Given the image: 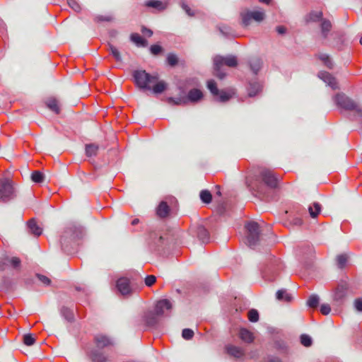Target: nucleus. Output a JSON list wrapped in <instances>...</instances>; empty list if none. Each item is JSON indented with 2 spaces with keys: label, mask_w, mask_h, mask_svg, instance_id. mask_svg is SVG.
Wrapping results in <instances>:
<instances>
[{
  "label": "nucleus",
  "mask_w": 362,
  "mask_h": 362,
  "mask_svg": "<svg viewBox=\"0 0 362 362\" xmlns=\"http://www.w3.org/2000/svg\"><path fill=\"white\" fill-rule=\"evenodd\" d=\"M332 27V25L330 21H329L327 19H323L321 21V24H320L321 35H322V37L323 39L325 40L327 38L328 34H329V31L331 30Z\"/></svg>",
  "instance_id": "a878e982"
},
{
  "label": "nucleus",
  "mask_w": 362,
  "mask_h": 362,
  "mask_svg": "<svg viewBox=\"0 0 362 362\" xmlns=\"http://www.w3.org/2000/svg\"><path fill=\"white\" fill-rule=\"evenodd\" d=\"M98 150L99 146L95 144H86L85 146L86 155L88 157L97 156Z\"/></svg>",
  "instance_id": "72a5a7b5"
},
{
  "label": "nucleus",
  "mask_w": 362,
  "mask_h": 362,
  "mask_svg": "<svg viewBox=\"0 0 362 362\" xmlns=\"http://www.w3.org/2000/svg\"><path fill=\"white\" fill-rule=\"evenodd\" d=\"M174 235V233L171 229H168L166 233H163L150 230L148 232V243L157 248L162 247L165 245L170 243V238Z\"/></svg>",
  "instance_id": "0eeeda50"
},
{
  "label": "nucleus",
  "mask_w": 362,
  "mask_h": 362,
  "mask_svg": "<svg viewBox=\"0 0 362 362\" xmlns=\"http://www.w3.org/2000/svg\"><path fill=\"white\" fill-rule=\"evenodd\" d=\"M35 342V339L30 334H26L23 336V343L26 346H32Z\"/></svg>",
  "instance_id": "5fc2aeb1"
},
{
  "label": "nucleus",
  "mask_w": 362,
  "mask_h": 362,
  "mask_svg": "<svg viewBox=\"0 0 362 362\" xmlns=\"http://www.w3.org/2000/svg\"><path fill=\"white\" fill-rule=\"evenodd\" d=\"M59 311L61 315L64 318L66 321L69 323L74 322L75 316L72 309L67 306L63 305L61 307Z\"/></svg>",
  "instance_id": "b1692460"
},
{
  "label": "nucleus",
  "mask_w": 362,
  "mask_h": 362,
  "mask_svg": "<svg viewBox=\"0 0 362 362\" xmlns=\"http://www.w3.org/2000/svg\"><path fill=\"white\" fill-rule=\"evenodd\" d=\"M170 310L172 308V304L168 299L160 300L157 302L155 306V313L158 316H161L164 313V308Z\"/></svg>",
  "instance_id": "412c9836"
},
{
  "label": "nucleus",
  "mask_w": 362,
  "mask_h": 362,
  "mask_svg": "<svg viewBox=\"0 0 362 362\" xmlns=\"http://www.w3.org/2000/svg\"><path fill=\"white\" fill-rule=\"evenodd\" d=\"M334 102L338 107L346 110L355 111L358 116L362 117V107L344 93H337L334 97Z\"/></svg>",
  "instance_id": "6e6552de"
},
{
  "label": "nucleus",
  "mask_w": 362,
  "mask_h": 362,
  "mask_svg": "<svg viewBox=\"0 0 362 362\" xmlns=\"http://www.w3.org/2000/svg\"><path fill=\"white\" fill-rule=\"evenodd\" d=\"M248 319L252 322H257L259 320V313L257 310L251 309L248 312Z\"/></svg>",
  "instance_id": "603ef678"
},
{
  "label": "nucleus",
  "mask_w": 362,
  "mask_h": 362,
  "mask_svg": "<svg viewBox=\"0 0 362 362\" xmlns=\"http://www.w3.org/2000/svg\"><path fill=\"white\" fill-rule=\"evenodd\" d=\"M199 197L202 202L204 204H209L211 202L212 195L211 193L207 189L202 190L200 192Z\"/></svg>",
  "instance_id": "ea45409f"
},
{
  "label": "nucleus",
  "mask_w": 362,
  "mask_h": 362,
  "mask_svg": "<svg viewBox=\"0 0 362 362\" xmlns=\"http://www.w3.org/2000/svg\"><path fill=\"white\" fill-rule=\"evenodd\" d=\"M107 45H108V50L110 52V53L112 54V55L113 56V57L115 58L116 62H122V59L121 54H120L119 51L118 50V49L116 47H115L113 45H112L111 43H108Z\"/></svg>",
  "instance_id": "4c0bfd02"
},
{
  "label": "nucleus",
  "mask_w": 362,
  "mask_h": 362,
  "mask_svg": "<svg viewBox=\"0 0 362 362\" xmlns=\"http://www.w3.org/2000/svg\"><path fill=\"white\" fill-rule=\"evenodd\" d=\"M356 288L355 283L351 282L347 276L341 279L334 289L333 301L339 305L343 304L348 293H354Z\"/></svg>",
  "instance_id": "7ed1b4c3"
},
{
  "label": "nucleus",
  "mask_w": 362,
  "mask_h": 362,
  "mask_svg": "<svg viewBox=\"0 0 362 362\" xmlns=\"http://www.w3.org/2000/svg\"><path fill=\"white\" fill-rule=\"evenodd\" d=\"M300 343L305 347H310L313 344V340L309 335L303 334L300 336Z\"/></svg>",
  "instance_id": "3c124183"
},
{
  "label": "nucleus",
  "mask_w": 362,
  "mask_h": 362,
  "mask_svg": "<svg viewBox=\"0 0 362 362\" xmlns=\"http://www.w3.org/2000/svg\"><path fill=\"white\" fill-rule=\"evenodd\" d=\"M150 52L153 55L158 56L163 52V48L159 45H153L150 47Z\"/></svg>",
  "instance_id": "864d4df0"
},
{
  "label": "nucleus",
  "mask_w": 362,
  "mask_h": 362,
  "mask_svg": "<svg viewBox=\"0 0 362 362\" xmlns=\"http://www.w3.org/2000/svg\"><path fill=\"white\" fill-rule=\"evenodd\" d=\"M226 352L235 358H240L244 355V351L240 347L232 345V344H228L225 346Z\"/></svg>",
  "instance_id": "4be33fe9"
},
{
  "label": "nucleus",
  "mask_w": 362,
  "mask_h": 362,
  "mask_svg": "<svg viewBox=\"0 0 362 362\" xmlns=\"http://www.w3.org/2000/svg\"><path fill=\"white\" fill-rule=\"evenodd\" d=\"M156 84L151 87L153 92L156 94L162 93L167 88V83L164 81H157Z\"/></svg>",
  "instance_id": "f704fd0d"
},
{
  "label": "nucleus",
  "mask_w": 362,
  "mask_h": 362,
  "mask_svg": "<svg viewBox=\"0 0 362 362\" xmlns=\"http://www.w3.org/2000/svg\"><path fill=\"white\" fill-rule=\"evenodd\" d=\"M145 6L153 8L159 11H163L166 8V5L161 1L158 0H149L145 3Z\"/></svg>",
  "instance_id": "7c9ffc66"
},
{
  "label": "nucleus",
  "mask_w": 362,
  "mask_h": 362,
  "mask_svg": "<svg viewBox=\"0 0 362 362\" xmlns=\"http://www.w3.org/2000/svg\"><path fill=\"white\" fill-rule=\"evenodd\" d=\"M276 296L278 300L284 301L286 303L291 302V300H293L292 296L290 293H288L285 289H280L277 291Z\"/></svg>",
  "instance_id": "473e14b6"
},
{
  "label": "nucleus",
  "mask_w": 362,
  "mask_h": 362,
  "mask_svg": "<svg viewBox=\"0 0 362 362\" xmlns=\"http://www.w3.org/2000/svg\"><path fill=\"white\" fill-rule=\"evenodd\" d=\"M182 337L186 340H190L194 337V332L191 329L185 328L182 332Z\"/></svg>",
  "instance_id": "6e6d98bb"
},
{
  "label": "nucleus",
  "mask_w": 362,
  "mask_h": 362,
  "mask_svg": "<svg viewBox=\"0 0 362 362\" xmlns=\"http://www.w3.org/2000/svg\"><path fill=\"white\" fill-rule=\"evenodd\" d=\"M291 223L293 226H300L303 224V220L300 218H294L291 221Z\"/></svg>",
  "instance_id": "e2e57ef3"
},
{
  "label": "nucleus",
  "mask_w": 362,
  "mask_h": 362,
  "mask_svg": "<svg viewBox=\"0 0 362 362\" xmlns=\"http://www.w3.org/2000/svg\"><path fill=\"white\" fill-rule=\"evenodd\" d=\"M157 316L154 312L147 311L143 315V320L147 327H155L158 322Z\"/></svg>",
  "instance_id": "6ab92c4d"
},
{
  "label": "nucleus",
  "mask_w": 362,
  "mask_h": 362,
  "mask_svg": "<svg viewBox=\"0 0 362 362\" xmlns=\"http://www.w3.org/2000/svg\"><path fill=\"white\" fill-rule=\"evenodd\" d=\"M319 77L322 79L325 82H326L329 86L332 88V89L338 88V83L334 77H333L328 72H320L319 74Z\"/></svg>",
  "instance_id": "5701e85b"
},
{
  "label": "nucleus",
  "mask_w": 362,
  "mask_h": 362,
  "mask_svg": "<svg viewBox=\"0 0 362 362\" xmlns=\"http://www.w3.org/2000/svg\"><path fill=\"white\" fill-rule=\"evenodd\" d=\"M214 63V75L219 79H223L226 74L221 70L223 65L228 67H236L238 66V60L236 57L228 55L223 57L221 55H216L213 59Z\"/></svg>",
  "instance_id": "39448f33"
},
{
  "label": "nucleus",
  "mask_w": 362,
  "mask_h": 362,
  "mask_svg": "<svg viewBox=\"0 0 362 362\" xmlns=\"http://www.w3.org/2000/svg\"><path fill=\"white\" fill-rule=\"evenodd\" d=\"M279 180L275 173L270 169L259 168V175L253 180L246 179L245 184L247 189L252 193L259 195H266V188L274 189L278 187Z\"/></svg>",
  "instance_id": "f257e3e1"
},
{
  "label": "nucleus",
  "mask_w": 362,
  "mask_h": 362,
  "mask_svg": "<svg viewBox=\"0 0 362 362\" xmlns=\"http://www.w3.org/2000/svg\"><path fill=\"white\" fill-rule=\"evenodd\" d=\"M88 356L93 362H106L107 361L105 355L97 350H92Z\"/></svg>",
  "instance_id": "cd10ccee"
},
{
  "label": "nucleus",
  "mask_w": 362,
  "mask_h": 362,
  "mask_svg": "<svg viewBox=\"0 0 362 362\" xmlns=\"http://www.w3.org/2000/svg\"><path fill=\"white\" fill-rule=\"evenodd\" d=\"M132 76L136 86L143 90H151V84L159 78L158 74H150L145 70H135L132 73Z\"/></svg>",
  "instance_id": "20e7f679"
},
{
  "label": "nucleus",
  "mask_w": 362,
  "mask_h": 362,
  "mask_svg": "<svg viewBox=\"0 0 362 362\" xmlns=\"http://www.w3.org/2000/svg\"><path fill=\"white\" fill-rule=\"evenodd\" d=\"M166 61L169 66L173 67L178 64L179 58L176 54L173 53H169L167 56Z\"/></svg>",
  "instance_id": "c03bdc74"
},
{
  "label": "nucleus",
  "mask_w": 362,
  "mask_h": 362,
  "mask_svg": "<svg viewBox=\"0 0 362 362\" xmlns=\"http://www.w3.org/2000/svg\"><path fill=\"white\" fill-rule=\"evenodd\" d=\"M156 281V277L153 275L147 276L145 278L144 282L146 286L150 287L152 286Z\"/></svg>",
  "instance_id": "4d7b16f0"
},
{
  "label": "nucleus",
  "mask_w": 362,
  "mask_h": 362,
  "mask_svg": "<svg viewBox=\"0 0 362 362\" xmlns=\"http://www.w3.org/2000/svg\"><path fill=\"white\" fill-rule=\"evenodd\" d=\"M242 24L244 26H248L251 23V21L254 20L257 22H261L265 18V13L262 11H251L249 10L240 13Z\"/></svg>",
  "instance_id": "9b49d317"
},
{
  "label": "nucleus",
  "mask_w": 362,
  "mask_h": 362,
  "mask_svg": "<svg viewBox=\"0 0 362 362\" xmlns=\"http://www.w3.org/2000/svg\"><path fill=\"white\" fill-rule=\"evenodd\" d=\"M274 348L281 353L288 352V346L286 343L282 340H276L274 341Z\"/></svg>",
  "instance_id": "37998d69"
},
{
  "label": "nucleus",
  "mask_w": 362,
  "mask_h": 362,
  "mask_svg": "<svg viewBox=\"0 0 362 362\" xmlns=\"http://www.w3.org/2000/svg\"><path fill=\"white\" fill-rule=\"evenodd\" d=\"M322 11H312L310 12L307 18L306 21L308 22H318L322 21L324 18H322Z\"/></svg>",
  "instance_id": "c9c22d12"
},
{
  "label": "nucleus",
  "mask_w": 362,
  "mask_h": 362,
  "mask_svg": "<svg viewBox=\"0 0 362 362\" xmlns=\"http://www.w3.org/2000/svg\"><path fill=\"white\" fill-rule=\"evenodd\" d=\"M168 101L169 103H172L173 105H187V100L185 98V95L183 96H180L178 98H169L168 99Z\"/></svg>",
  "instance_id": "a18cd8bd"
},
{
  "label": "nucleus",
  "mask_w": 362,
  "mask_h": 362,
  "mask_svg": "<svg viewBox=\"0 0 362 362\" xmlns=\"http://www.w3.org/2000/svg\"><path fill=\"white\" fill-rule=\"evenodd\" d=\"M262 90V85L257 81L250 82L248 87V96L254 97Z\"/></svg>",
  "instance_id": "393cba45"
},
{
  "label": "nucleus",
  "mask_w": 362,
  "mask_h": 362,
  "mask_svg": "<svg viewBox=\"0 0 362 362\" xmlns=\"http://www.w3.org/2000/svg\"><path fill=\"white\" fill-rule=\"evenodd\" d=\"M249 64L251 71L255 74H257L259 70L262 69V61L260 58L258 57L253 58L249 62Z\"/></svg>",
  "instance_id": "c756f323"
},
{
  "label": "nucleus",
  "mask_w": 362,
  "mask_h": 362,
  "mask_svg": "<svg viewBox=\"0 0 362 362\" xmlns=\"http://www.w3.org/2000/svg\"><path fill=\"white\" fill-rule=\"evenodd\" d=\"M276 32L280 35H284L286 33L287 29L284 25H279L276 28Z\"/></svg>",
  "instance_id": "69168bd1"
},
{
  "label": "nucleus",
  "mask_w": 362,
  "mask_h": 362,
  "mask_svg": "<svg viewBox=\"0 0 362 362\" xmlns=\"http://www.w3.org/2000/svg\"><path fill=\"white\" fill-rule=\"evenodd\" d=\"M329 56L326 54H320L318 55V58L324 63L329 59Z\"/></svg>",
  "instance_id": "338daca9"
},
{
  "label": "nucleus",
  "mask_w": 362,
  "mask_h": 362,
  "mask_svg": "<svg viewBox=\"0 0 362 362\" xmlns=\"http://www.w3.org/2000/svg\"><path fill=\"white\" fill-rule=\"evenodd\" d=\"M16 197L12 182L8 179L0 180V202H8Z\"/></svg>",
  "instance_id": "9d476101"
},
{
  "label": "nucleus",
  "mask_w": 362,
  "mask_h": 362,
  "mask_svg": "<svg viewBox=\"0 0 362 362\" xmlns=\"http://www.w3.org/2000/svg\"><path fill=\"white\" fill-rule=\"evenodd\" d=\"M324 64L327 67H328L330 69H332L334 66L333 62H332V60L329 57Z\"/></svg>",
  "instance_id": "774afa93"
},
{
  "label": "nucleus",
  "mask_w": 362,
  "mask_h": 362,
  "mask_svg": "<svg viewBox=\"0 0 362 362\" xmlns=\"http://www.w3.org/2000/svg\"><path fill=\"white\" fill-rule=\"evenodd\" d=\"M94 342L98 349H104L114 344L110 338L103 334L95 335L94 337Z\"/></svg>",
  "instance_id": "4468645a"
},
{
  "label": "nucleus",
  "mask_w": 362,
  "mask_h": 362,
  "mask_svg": "<svg viewBox=\"0 0 362 362\" xmlns=\"http://www.w3.org/2000/svg\"><path fill=\"white\" fill-rule=\"evenodd\" d=\"M36 277L38 279L39 281H40L43 284L45 285H50L51 280L47 276L40 274H36Z\"/></svg>",
  "instance_id": "13d9d810"
},
{
  "label": "nucleus",
  "mask_w": 362,
  "mask_h": 362,
  "mask_svg": "<svg viewBox=\"0 0 362 362\" xmlns=\"http://www.w3.org/2000/svg\"><path fill=\"white\" fill-rule=\"evenodd\" d=\"M283 269V264L279 259H269L262 269V277L269 281H274Z\"/></svg>",
  "instance_id": "423d86ee"
},
{
  "label": "nucleus",
  "mask_w": 362,
  "mask_h": 362,
  "mask_svg": "<svg viewBox=\"0 0 362 362\" xmlns=\"http://www.w3.org/2000/svg\"><path fill=\"white\" fill-rule=\"evenodd\" d=\"M233 93L226 91V90H219V94L217 97H218V100L222 103H225L228 101L233 95Z\"/></svg>",
  "instance_id": "a19ab883"
},
{
  "label": "nucleus",
  "mask_w": 362,
  "mask_h": 362,
  "mask_svg": "<svg viewBox=\"0 0 362 362\" xmlns=\"http://www.w3.org/2000/svg\"><path fill=\"white\" fill-rule=\"evenodd\" d=\"M114 21V17L112 16H103L98 15L94 18V21L95 23H102V22H112Z\"/></svg>",
  "instance_id": "09e8293b"
},
{
  "label": "nucleus",
  "mask_w": 362,
  "mask_h": 362,
  "mask_svg": "<svg viewBox=\"0 0 362 362\" xmlns=\"http://www.w3.org/2000/svg\"><path fill=\"white\" fill-rule=\"evenodd\" d=\"M28 233L39 237L43 231L42 227L39 225L35 218H31L27 222Z\"/></svg>",
  "instance_id": "ddd939ff"
},
{
  "label": "nucleus",
  "mask_w": 362,
  "mask_h": 362,
  "mask_svg": "<svg viewBox=\"0 0 362 362\" xmlns=\"http://www.w3.org/2000/svg\"><path fill=\"white\" fill-rule=\"evenodd\" d=\"M332 45L337 47L338 49H341L344 45L345 42V34L342 31H335L332 34Z\"/></svg>",
  "instance_id": "dca6fc26"
},
{
  "label": "nucleus",
  "mask_w": 362,
  "mask_h": 362,
  "mask_svg": "<svg viewBox=\"0 0 362 362\" xmlns=\"http://www.w3.org/2000/svg\"><path fill=\"white\" fill-rule=\"evenodd\" d=\"M245 228L246 229V244L250 247L256 246L261 237L259 225L255 221H249L245 223Z\"/></svg>",
  "instance_id": "1a4fd4ad"
},
{
  "label": "nucleus",
  "mask_w": 362,
  "mask_h": 362,
  "mask_svg": "<svg viewBox=\"0 0 362 362\" xmlns=\"http://www.w3.org/2000/svg\"><path fill=\"white\" fill-rule=\"evenodd\" d=\"M187 103H196L203 98L202 92L197 88L191 89L187 95H185Z\"/></svg>",
  "instance_id": "aec40b11"
},
{
  "label": "nucleus",
  "mask_w": 362,
  "mask_h": 362,
  "mask_svg": "<svg viewBox=\"0 0 362 362\" xmlns=\"http://www.w3.org/2000/svg\"><path fill=\"white\" fill-rule=\"evenodd\" d=\"M130 40L134 42L137 46L139 47H146L148 46V41L143 38L138 33H132L130 35Z\"/></svg>",
  "instance_id": "2f4dec72"
},
{
  "label": "nucleus",
  "mask_w": 362,
  "mask_h": 362,
  "mask_svg": "<svg viewBox=\"0 0 362 362\" xmlns=\"http://www.w3.org/2000/svg\"><path fill=\"white\" fill-rule=\"evenodd\" d=\"M354 307L358 312H362V298H356L354 300Z\"/></svg>",
  "instance_id": "052dcab7"
},
{
  "label": "nucleus",
  "mask_w": 362,
  "mask_h": 362,
  "mask_svg": "<svg viewBox=\"0 0 362 362\" xmlns=\"http://www.w3.org/2000/svg\"><path fill=\"white\" fill-rule=\"evenodd\" d=\"M85 235L83 227L76 223L68 224L63 230L60 243L63 250L69 252L75 243Z\"/></svg>",
  "instance_id": "f03ea898"
},
{
  "label": "nucleus",
  "mask_w": 362,
  "mask_h": 362,
  "mask_svg": "<svg viewBox=\"0 0 362 362\" xmlns=\"http://www.w3.org/2000/svg\"><path fill=\"white\" fill-rule=\"evenodd\" d=\"M195 233L198 239L203 243L209 242L210 235L208 230L202 225H198L195 227Z\"/></svg>",
  "instance_id": "a211bd4d"
},
{
  "label": "nucleus",
  "mask_w": 362,
  "mask_h": 362,
  "mask_svg": "<svg viewBox=\"0 0 362 362\" xmlns=\"http://www.w3.org/2000/svg\"><path fill=\"white\" fill-rule=\"evenodd\" d=\"M320 312L324 315H327L331 312V308L329 304H322L320 306Z\"/></svg>",
  "instance_id": "bf43d9fd"
},
{
  "label": "nucleus",
  "mask_w": 362,
  "mask_h": 362,
  "mask_svg": "<svg viewBox=\"0 0 362 362\" xmlns=\"http://www.w3.org/2000/svg\"><path fill=\"white\" fill-rule=\"evenodd\" d=\"M319 296L316 294H313L309 297L307 305L311 308H316L319 305Z\"/></svg>",
  "instance_id": "79ce46f5"
},
{
  "label": "nucleus",
  "mask_w": 362,
  "mask_h": 362,
  "mask_svg": "<svg viewBox=\"0 0 362 362\" xmlns=\"http://www.w3.org/2000/svg\"><path fill=\"white\" fill-rule=\"evenodd\" d=\"M116 287L122 296L132 294V290L130 287V281L126 277L119 278L116 282Z\"/></svg>",
  "instance_id": "f8f14e48"
},
{
  "label": "nucleus",
  "mask_w": 362,
  "mask_h": 362,
  "mask_svg": "<svg viewBox=\"0 0 362 362\" xmlns=\"http://www.w3.org/2000/svg\"><path fill=\"white\" fill-rule=\"evenodd\" d=\"M67 4L75 12L80 13L82 10L81 5L76 0H66Z\"/></svg>",
  "instance_id": "8fccbe9b"
},
{
  "label": "nucleus",
  "mask_w": 362,
  "mask_h": 362,
  "mask_svg": "<svg viewBox=\"0 0 362 362\" xmlns=\"http://www.w3.org/2000/svg\"><path fill=\"white\" fill-rule=\"evenodd\" d=\"M349 256L347 254H341L337 256L336 261L337 267L342 269H344L348 262Z\"/></svg>",
  "instance_id": "e433bc0d"
},
{
  "label": "nucleus",
  "mask_w": 362,
  "mask_h": 362,
  "mask_svg": "<svg viewBox=\"0 0 362 362\" xmlns=\"http://www.w3.org/2000/svg\"><path fill=\"white\" fill-rule=\"evenodd\" d=\"M141 33L144 35H147L148 37H151L153 35V31L151 29L147 28L144 26L141 28Z\"/></svg>",
  "instance_id": "0e129e2a"
},
{
  "label": "nucleus",
  "mask_w": 362,
  "mask_h": 362,
  "mask_svg": "<svg viewBox=\"0 0 362 362\" xmlns=\"http://www.w3.org/2000/svg\"><path fill=\"white\" fill-rule=\"evenodd\" d=\"M239 337L246 343H252L254 341L253 334L245 328H241L240 329Z\"/></svg>",
  "instance_id": "c85d7f7f"
},
{
  "label": "nucleus",
  "mask_w": 362,
  "mask_h": 362,
  "mask_svg": "<svg viewBox=\"0 0 362 362\" xmlns=\"http://www.w3.org/2000/svg\"><path fill=\"white\" fill-rule=\"evenodd\" d=\"M5 260L7 261L8 265L10 264L13 269H18L21 265V259L17 257H13L11 258L6 257Z\"/></svg>",
  "instance_id": "58836bf2"
},
{
  "label": "nucleus",
  "mask_w": 362,
  "mask_h": 362,
  "mask_svg": "<svg viewBox=\"0 0 362 362\" xmlns=\"http://www.w3.org/2000/svg\"><path fill=\"white\" fill-rule=\"evenodd\" d=\"M45 104L49 110L55 114L59 115L61 112L59 101L57 98L54 96L48 97L45 100Z\"/></svg>",
  "instance_id": "2eb2a0df"
},
{
  "label": "nucleus",
  "mask_w": 362,
  "mask_h": 362,
  "mask_svg": "<svg viewBox=\"0 0 362 362\" xmlns=\"http://www.w3.org/2000/svg\"><path fill=\"white\" fill-rule=\"evenodd\" d=\"M171 212V209L166 202L162 201L156 208V215L160 218H168Z\"/></svg>",
  "instance_id": "f3484780"
},
{
  "label": "nucleus",
  "mask_w": 362,
  "mask_h": 362,
  "mask_svg": "<svg viewBox=\"0 0 362 362\" xmlns=\"http://www.w3.org/2000/svg\"><path fill=\"white\" fill-rule=\"evenodd\" d=\"M207 87L214 96H218L219 90L217 88L216 83L214 80H210L207 82Z\"/></svg>",
  "instance_id": "49530a36"
},
{
  "label": "nucleus",
  "mask_w": 362,
  "mask_h": 362,
  "mask_svg": "<svg viewBox=\"0 0 362 362\" xmlns=\"http://www.w3.org/2000/svg\"><path fill=\"white\" fill-rule=\"evenodd\" d=\"M182 8L186 11L189 16H194V13L192 11L188 5L185 3L182 4Z\"/></svg>",
  "instance_id": "680f3d73"
},
{
  "label": "nucleus",
  "mask_w": 362,
  "mask_h": 362,
  "mask_svg": "<svg viewBox=\"0 0 362 362\" xmlns=\"http://www.w3.org/2000/svg\"><path fill=\"white\" fill-rule=\"evenodd\" d=\"M31 179L34 182L41 183L43 182L45 176L40 171H34L31 175Z\"/></svg>",
  "instance_id": "de8ad7c7"
},
{
  "label": "nucleus",
  "mask_w": 362,
  "mask_h": 362,
  "mask_svg": "<svg viewBox=\"0 0 362 362\" xmlns=\"http://www.w3.org/2000/svg\"><path fill=\"white\" fill-rule=\"evenodd\" d=\"M322 210V206L318 202H313L308 206V212L312 218H316Z\"/></svg>",
  "instance_id": "bb28decb"
}]
</instances>
